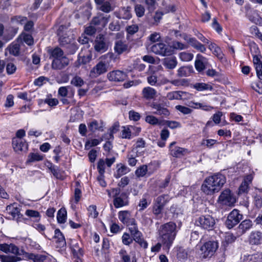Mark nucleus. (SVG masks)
<instances>
[{"label":"nucleus","mask_w":262,"mask_h":262,"mask_svg":"<svg viewBox=\"0 0 262 262\" xmlns=\"http://www.w3.org/2000/svg\"><path fill=\"white\" fill-rule=\"evenodd\" d=\"M253 226L252 221L249 219H246L242 221L238 225L237 230V234L241 236L249 230Z\"/></svg>","instance_id":"obj_19"},{"label":"nucleus","mask_w":262,"mask_h":262,"mask_svg":"<svg viewBox=\"0 0 262 262\" xmlns=\"http://www.w3.org/2000/svg\"><path fill=\"white\" fill-rule=\"evenodd\" d=\"M67 219V211L65 208L60 209L57 214V220L59 223H64Z\"/></svg>","instance_id":"obj_41"},{"label":"nucleus","mask_w":262,"mask_h":262,"mask_svg":"<svg viewBox=\"0 0 262 262\" xmlns=\"http://www.w3.org/2000/svg\"><path fill=\"white\" fill-rule=\"evenodd\" d=\"M243 214L237 209H233L228 215L225 225L228 229H231L238 224L243 219Z\"/></svg>","instance_id":"obj_7"},{"label":"nucleus","mask_w":262,"mask_h":262,"mask_svg":"<svg viewBox=\"0 0 262 262\" xmlns=\"http://www.w3.org/2000/svg\"><path fill=\"white\" fill-rule=\"evenodd\" d=\"M189 106L194 108H201L206 111H210L213 109V107L207 105L203 103L194 102L193 101L189 102Z\"/></svg>","instance_id":"obj_36"},{"label":"nucleus","mask_w":262,"mask_h":262,"mask_svg":"<svg viewBox=\"0 0 262 262\" xmlns=\"http://www.w3.org/2000/svg\"><path fill=\"white\" fill-rule=\"evenodd\" d=\"M170 83L174 86H180L187 85L188 81L185 79H174L171 80Z\"/></svg>","instance_id":"obj_54"},{"label":"nucleus","mask_w":262,"mask_h":262,"mask_svg":"<svg viewBox=\"0 0 262 262\" xmlns=\"http://www.w3.org/2000/svg\"><path fill=\"white\" fill-rule=\"evenodd\" d=\"M71 83L75 86L80 87L83 84L84 81L81 77L75 76L72 79Z\"/></svg>","instance_id":"obj_59"},{"label":"nucleus","mask_w":262,"mask_h":262,"mask_svg":"<svg viewBox=\"0 0 262 262\" xmlns=\"http://www.w3.org/2000/svg\"><path fill=\"white\" fill-rule=\"evenodd\" d=\"M177 225L170 222L161 225L159 229L160 240L167 249H169L177 234Z\"/></svg>","instance_id":"obj_2"},{"label":"nucleus","mask_w":262,"mask_h":262,"mask_svg":"<svg viewBox=\"0 0 262 262\" xmlns=\"http://www.w3.org/2000/svg\"><path fill=\"white\" fill-rule=\"evenodd\" d=\"M139 30V27L137 25H132L130 26H128L126 27V30L127 33L129 35H133L136 32H138Z\"/></svg>","instance_id":"obj_64"},{"label":"nucleus","mask_w":262,"mask_h":262,"mask_svg":"<svg viewBox=\"0 0 262 262\" xmlns=\"http://www.w3.org/2000/svg\"><path fill=\"white\" fill-rule=\"evenodd\" d=\"M23 41L28 46H32L34 44V39L32 33L23 32L21 34Z\"/></svg>","instance_id":"obj_43"},{"label":"nucleus","mask_w":262,"mask_h":262,"mask_svg":"<svg viewBox=\"0 0 262 262\" xmlns=\"http://www.w3.org/2000/svg\"><path fill=\"white\" fill-rule=\"evenodd\" d=\"M51 56L53 59H59L66 57L63 51L59 48L56 47L51 51Z\"/></svg>","instance_id":"obj_42"},{"label":"nucleus","mask_w":262,"mask_h":262,"mask_svg":"<svg viewBox=\"0 0 262 262\" xmlns=\"http://www.w3.org/2000/svg\"><path fill=\"white\" fill-rule=\"evenodd\" d=\"M97 8L105 13H109L113 10L110 3L107 1L105 2L99 6H97Z\"/></svg>","instance_id":"obj_46"},{"label":"nucleus","mask_w":262,"mask_h":262,"mask_svg":"<svg viewBox=\"0 0 262 262\" xmlns=\"http://www.w3.org/2000/svg\"><path fill=\"white\" fill-rule=\"evenodd\" d=\"M107 71V65L105 61H99L91 70L90 75L91 77L96 78L103 74Z\"/></svg>","instance_id":"obj_11"},{"label":"nucleus","mask_w":262,"mask_h":262,"mask_svg":"<svg viewBox=\"0 0 262 262\" xmlns=\"http://www.w3.org/2000/svg\"><path fill=\"white\" fill-rule=\"evenodd\" d=\"M133 238L127 233H124L122 237V241L123 244L129 245L133 242Z\"/></svg>","instance_id":"obj_62"},{"label":"nucleus","mask_w":262,"mask_h":262,"mask_svg":"<svg viewBox=\"0 0 262 262\" xmlns=\"http://www.w3.org/2000/svg\"><path fill=\"white\" fill-rule=\"evenodd\" d=\"M142 95L145 99L151 100L156 97L157 91L152 88L147 86L143 89Z\"/></svg>","instance_id":"obj_28"},{"label":"nucleus","mask_w":262,"mask_h":262,"mask_svg":"<svg viewBox=\"0 0 262 262\" xmlns=\"http://www.w3.org/2000/svg\"><path fill=\"white\" fill-rule=\"evenodd\" d=\"M193 88L199 91L212 90V86L205 83H196L194 84Z\"/></svg>","instance_id":"obj_48"},{"label":"nucleus","mask_w":262,"mask_h":262,"mask_svg":"<svg viewBox=\"0 0 262 262\" xmlns=\"http://www.w3.org/2000/svg\"><path fill=\"white\" fill-rule=\"evenodd\" d=\"M70 247L74 256L77 258H80L83 255V250L79 247L78 243L76 240L71 241Z\"/></svg>","instance_id":"obj_31"},{"label":"nucleus","mask_w":262,"mask_h":262,"mask_svg":"<svg viewBox=\"0 0 262 262\" xmlns=\"http://www.w3.org/2000/svg\"><path fill=\"white\" fill-rule=\"evenodd\" d=\"M43 156L38 153H31L28 156V161L30 162L40 161L42 160Z\"/></svg>","instance_id":"obj_49"},{"label":"nucleus","mask_w":262,"mask_h":262,"mask_svg":"<svg viewBox=\"0 0 262 262\" xmlns=\"http://www.w3.org/2000/svg\"><path fill=\"white\" fill-rule=\"evenodd\" d=\"M226 181L224 175L220 173L214 174L206 178L202 185V190L207 195H212L219 192Z\"/></svg>","instance_id":"obj_1"},{"label":"nucleus","mask_w":262,"mask_h":262,"mask_svg":"<svg viewBox=\"0 0 262 262\" xmlns=\"http://www.w3.org/2000/svg\"><path fill=\"white\" fill-rule=\"evenodd\" d=\"M175 107L177 110L179 111L184 115L189 114L192 112V110L190 108L180 105H176Z\"/></svg>","instance_id":"obj_61"},{"label":"nucleus","mask_w":262,"mask_h":262,"mask_svg":"<svg viewBox=\"0 0 262 262\" xmlns=\"http://www.w3.org/2000/svg\"><path fill=\"white\" fill-rule=\"evenodd\" d=\"M133 239L136 242L138 243L141 247L146 249L147 248L148 244L144 240L142 237V233L139 230L132 235Z\"/></svg>","instance_id":"obj_32"},{"label":"nucleus","mask_w":262,"mask_h":262,"mask_svg":"<svg viewBox=\"0 0 262 262\" xmlns=\"http://www.w3.org/2000/svg\"><path fill=\"white\" fill-rule=\"evenodd\" d=\"M196 226L208 231L213 229L215 224V220L209 215H202L195 220Z\"/></svg>","instance_id":"obj_5"},{"label":"nucleus","mask_w":262,"mask_h":262,"mask_svg":"<svg viewBox=\"0 0 262 262\" xmlns=\"http://www.w3.org/2000/svg\"><path fill=\"white\" fill-rule=\"evenodd\" d=\"M145 3L150 12L154 11L156 9L157 0H145Z\"/></svg>","instance_id":"obj_53"},{"label":"nucleus","mask_w":262,"mask_h":262,"mask_svg":"<svg viewBox=\"0 0 262 262\" xmlns=\"http://www.w3.org/2000/svg\"><path fill=\"white\" fill-rule=\"evenodd\" d=\"M147 166L143 165L139 167L135 171V174L138 177H144L147 173Z\"/></svg>","instance_id":"obj_50"},{"label":"nucleus","mask_w":262,"mask_h":262,"mask_svg":"<svg viewBox=\"0 0 262 262\" xmlns=\"http://www.w3.org/2000/svg\"><path fill=\"white\" fill-rule=\"evenodd\" d=\"M105 163L103 159H100L98 162L97 169L99 174H104L105 172Z\"/></svg>","instance_id":"obj_60"},{"label":"nucleus","mask_w":262,"mask_h":262,"mask_svg":"<svg viewBox=\"0 0 262 262\" xmlns=\"http://www.w3.org/2000/svg\"><path fill=\"white\" fill-rule=\"evenodd\" d=\"M9 51L11 54L18 56L19 54L20 45L17 43H12L9 47Z\"/></svg>","instance_id":"obj_47"},{"label":"nucleus","mask_w":262,"mask_h":262,"mask_svg":"<svg viewBox=\"0 0 262 262\" xmlns=\"http://www.w3.org/2000/svg\"><path fill=\"white\" fill-rule=\"evenodd\" d=\"M12 145L14 150L16 152L27 149L26 142L21 139L13 138L12 140Z\"/></svg>","instance_id":"obj_26"},{"label":"nucleus","mask_w":262,"mask_h":262,"mask_svg":"<svg viewBox=\"0 0 262 262\" xmlns=\"http://www.w3.org/2000/svg\"><path fill=\"white\" fill-rule=\"evenodd\" d=\"M21 255L0 254V260L1 262H18L23 260V258L20 257Z\"/></svg>","instance_id":"obj_29"},{"label":"nucleus","mask_w":262,"mask_h":262,"mask_svg":"<svg viewBox=\"0 0 262 262\" xmlns=\"http://www.w3.org/2000/svg\"><path fill=\"white\" fill-rule=\"evenodd\" d=\"M91 60V57L89 55H82L81 53L79 54L78 59L75 62V66L79 67L81 64H84L90 62Z\"/></svg>","instance_id":"obj_38"},{"label":"nucleus","mask_w":262,"mask_h":262,"mask_svg":"<svg viewBox=\"0 0 262 262\" xmlns=\"http://www.w3.org/2000/svg\"><path fill=\"white\" fill-rule=\"evenodd\" d=\"M207 64L208 59L206 57L200 54L196 55L195 61V68L198 72L203 71L207 66Z\"/></svg>","instance_id":"obj_22"},{"label":"nucleus","mask_w":262,"mask_h":262,"mask_svg":"<svg viewBox=\"0 0 262 262\" xmlns=\"http://www.w3.org/2000/svg\"><path fill=\"white\" fill-rule=\"evenodd\" d=\"M169 201V196L167 194H163L157 197L154 202L153 207V212L156 215H159L162 213V211Z\"/></svg>","instance_id":"obj_8"},{"label":"nucleus","mask_w":262,"mask_h":262,"mask_svg":"<svg viewBox=\"0 0 262 262\" xmlns=\"http://www.w3.org/2000/svg\"><path fill=\"white\" fill-rule=\"evenodd\" d=\"M147 81L148 83L152 86H156L158 85L157 76L155 74H152L148 76L147 77Z\"/></svg>","instance_id":"obj_63"},{"label":"nucleus","mask_w":262,"mask_h":262,"mask_svg":"<svg viewBox=\"0 0 262 262\" xmlns=\"http://www.w3.org/2000/svg\"><path fill=\"white\" fill-rule=\"evenodd\" d=\"M181 60L185 62L191 61L193 58V54L187 52H182L179 54Z\"/></svg>","instance_id":"obj_44"},{"label":"nucleus","mask_w":262,"mask_h":262,"mask_svg":"<svg viewBox=\"0 0 262 262\" xmlns=\"http://www.w3.org/2000/svg\"><path fill=\"white\" fill-rule=\"evenodd\" d=\"M137 151L136 148H133L132 151L127 155L128 163L131 166L136 165L137 160L136 159V157L137 155Z\"/></svg>","instance_id":"obj_40"},{"label":"nucleus","mask_w":262,"mask_h":262,"mask_svg":"<svg viewBox=\"0 0 262 262\" xmlns=\"http://www.w3.org/2000/svg\"><path fill=\"white\" fill-rule=\"evenodd\" d=\"M90 131L94 132L97 130H102L103 124L102 122H98L97 120H94L88 125Z\"/></svg>","instance_id":"obj_39"},{"label":"nucleus","mask_w":262,"mask_h":262,"mask_svg":"<svg viewBox=\"0 0 262 262\" xmlns=\"http://www.w3.org/2000/svg\"><path fill=\"white\" fill-rule=\"evenodd\" d=\"M0 251L6 254L11 253L13 254L23 255L24 253V250L19 249L18 247L13 244H0Z\"/></svg>","instance_id":"obj_13"},{"label":"nucleus","mask_w":262,"mask_h":262,"mask_svg":"<svg viewBox=\"0 0 262 262\" xmlns=\"http://www.w3.org/2000/svg\"><path fill=\"white\" fill-rule=\"evenodd\" d=\"M95 50L99 53H102L108 49V44L107 39L103 34L97 36L94 42Z\"/></svg>","instance_id":"obj_9"},{"label":"nucleus","mask_w":262,"mask_h":262,"mask_svg":"<svg viewBox=\"0 0 262 262\" xmlns=\"http://www.w3.org/2000/svg\"><path fill=\"white\" fill-rule=\"evenodd\" d=\"M23 255H25V257L29 259L33 260V262H44L47 258V256L43 254H35L32 253H28L25 251Z\"/></svg>","instance_id":"obj_27"},{"label":"nucleus","mask_w":262,"mask_h":262,"mask_svg":"<svg viewBox=\"0 0 262 262\" xmlns=\"http://www.w3.org/2000/svg\"><path fill=\"white\" fill-rule=\"evenodd\" d=\"M243 262H262V253L245 255L243 257Z\"/></svg>","instance_id":"obj_30"},{"label":"nucleus","mask_w":262,"mask_h":262,"mask_svg":"<svg viewBox=\"0 0 262 262\" xmlns=\"http://www.w3.org/2000/svg\"><path fill=\"white\" fill-rule=\"evenodd\" d=\"M129 7H122L119 9L118 14L117 15V17L120 19H128L130 17V14L129 12Z\"/></svg>","instance_id":"obj_37"},{"label":"nucleus","mask_w":262,"mask_h":262,"mask_svg":"<svg viewBox=\"0 0 262 262\" xmlns=\"http://www.w3.org/2000/svg\"><path fill=\"white\" fill-rule=\"evenodd\" d=\"M178 64L177 59L175 57L165 58L163 60V65L168 69H174Z\"/></svg>","instance_id":"obj_33"},{"label":"nucleus","mask_w":262,"mask_h":262,"mask_svg":"<svg viewBox=\"0 0 262 262\" xmlns=\"http://www.w3.org/2000/svg\"><path fill=\"white\" fill-rule=\"evenodd\" d=\"M219 248V243L216 241H208L200 248V255L203 258H210Z\"/></svg>","instance_id":"obj_4"},{"label":"nucleus","mask_w":262,"mask_h":262,"mask_svg":"<svg viewBox=\"0 0 262 262\" xmlns=\"http://www.w3.org/2000/svg\"><path fill=\"white\" fill-rule=\"evenodd\" d=\"M192 71L191 67L184 66L180 68L177 71V76L180 77H187L190 75Z\"/></svg>","instance_id":"obj_35"},{"label":"nucleus","mask_w":262,"mask_h":262,"mask_svg":"<svg viewBox=\"0 0 262 262\" xmlns=\"http://www.w3.org/2000/svg\"><path fill=\"white\" fill-rule=\"evenodd\" d=\"M53 242L55 243L56 246L58 248H64L66 246V242L64 236L58 229H56L54 231Z\"/></svg>","instance_id":"obj_17"},{"label":"nucleus","mask_w":262,"mask_h":262,"mask_svg":"<svg viewBox=\"0 0 262 262\" xmlns=\"http://www.w3.org/2000/svg\"><path fill=\"white\" fill-rule=\"evenodd\" d=\"M151 107L156 110V111L154 112V114L162 115L164 117H167L170 114L168 110L164 107L161 104L155 102L152 103L151 105Z\"/></svg>","instance_id":"obj_23"},{"label":"nucleus","mask_w":262,"mask_h":262,"mask_svg":"<svg viewBox=\"0 0 262 262\" xmlns=\"http://www.w3.org/2000/svg\"><path fill=\"white\" fill-rule=\"evenodd\" d=\"M50 167L49 169L50 171L53 173V176L57 179H61V174L59 172V168L57 166L53 165L52 164H50Z\"/></svg>","instance_id":"obj_57"},{"label":"nucleus","mask_w":262,"mask_h":262,"mask_svg":"<svg viewBox=\"0 0 262 262\" xmlns=\"http://www.w3.org/2000/svg\"><path fill=\"white\" fill-rule=\"evenodd\" d=\"M117 171L114 176L116 178H119L125 174L130 171V169L126 166L122 164H118L117 165Z\"/></svg>","instance_id":"obj_34"},{"label":"nucleus","mask_w":262,"mask_h":262,"mask_svg":"<svg viewBox=\"0 0 262 262\" xmlns=\"http://www.w3.org/2000/svg\"><path fill=\"white\" fill-rule=\"evenodd\" d=\"M145 120L147 123L152 125H160L162 123L161 121L159 120L157 117L152 115H147L145 117Z\"/></svg>","instance_id":"obj_45"},{"label":"nucleus","mask_w":262,"mask_h":262,"mask_svg":"<svg viewBox=\"0 0 262 262\" xmlns=\"http://www.w3.org/2000/svg\"><path fill=\"white\" fill-rule=\"evenodd\" d=\"M172 50H184L188 48V46L186 44L183 43L179 41H173L172 42Z\"/></svg>","instance_id":"obj_52"},{"label":"nucleus","mask_w":262,"mask_h":262,"mask_svg":"<svg viewBox=\"0 0 262 262\" xmlns=\"http://www.w3.org/2000/svg\"><path fill=\"white\" fill-rule=\"evenodd\" d=\"M70 60L67 57L59 59H53L52 62V68L54 70H62L69 64Z\"/></svg>","instance_id":"obj_16"},{"label":"nucleus","mask_w":262,"mask_h":262,"mask_svg":"<svg viewBox=\"0 0 262 262\" xmlns=\"http://www.w3.org/2000/svg\"><path fill=\"white\" fill-rule=\"evenodd\" d=\"M150 50L156 54L162 56H169L173 52L170 46L161 42L153 45L150 48Z\"/></svg>","instance_id":"obj_6"},{"label":"nucleus","mask_w":262,"mask_h":262,"mask_svg":"<svg viewBox=\"0 0 262 262\" xmlns=\"http://www.w3.org/2000/svg\"><path fill=\"white\" fill-rule=\"evenodd\" d=\"M188 93L183 91H172L167 93L166 97L169 100H182L187 97Z\"/></svg>","instance_id":"obj_24"},{"label":"nucleus","mask_w":262,"mask_h":262,"mask_svg":"<svg viewBox=\"0 0 262 262\" xmlns=\"http://www.w3.org/2000/svg\"><path fill=\"white\" fill-rule=\"evenodd\" d=\"M89 212V216L92 218H96L98 215V212L96 210V206L95 205H91L88 208Z\"/></svg>","instance_id":"obj_55"},{"label":"nucleus","mask_w":262,"mask_h":262,"mask_svg":"<svg viewBox=\"0 0 262 262\" xmlns=\"http://www.w3.org/2000/svg\"><path fill=\"white\" fill-rule=\"evenodd\" d=\"M107 78L110 81L114 82H122L127 77L125 72L120 70H114L107 74Z\"/></svg>","instance_id":"obj_14"},{"label":"nucleus","mask_w":262,"mask_h":262,"mask_svg":"<svg viewBox=\"0 0 262 262\" xmlns=\"http://www.w3.org/2000/svg\"><path fill=\"white\" fill-rule=\"evenodd\" d=\"M106 191L109 197L114 199L113 204L115 208H118L128 204V196L126 193H120L119 188H113L111 190L107 189Z\"/></svg>","instance_id":"obj_3"},{"label":"nucleus","mask_w":262,"mask_h":262,"mask_svg":"<svg viewBox=\"0 0 262 262\" xmlns=\"http://www.w3.org/2000/svg\"><path fill=\"white\" fill-rule=\"evenodd\" d=\"M7 213L12 216L13 220H18L22 215L20 213L19 208L16 203L8 205L6 207Z\"/></svg>","instance_id":"obj_20"},{"label":"nucleus","mask_w":262,"mask_h":262,"mask_svg":"<svg viewBox=\"0 0 262 262\" xmlns=\"http://www.w3.org/2000/svg\"><path fill=\"white\" fill-rule=\"evenodd\" d=\"M176 142H172L169 145V148L171 156L176 158H181L188 153V150L186 148L178 146H174Z\"/></svg>","instance_id":"obj_15"},{"label":"nucleus","mask_w":262,"mask_h":262,"mask_svg":"<svg viewBox=\"0 0 262 262\" xmlns=\"http://www.w3.org/2000/svg\"><path fill=\"white\" fill-rule=\"evenodd\" d=\"M129 50V47L125 42H123L122 40L116 41L114 46V50L115 53L120 55L124 52H128Z\"/></svg>","instance_id":"obj_25"},{"label":"nucleus","mask_w":262,"mask_h":262,"mask_svg":"<svg viewBox=\"0 0 262 262\" xmlns=\"http://www.w3.org/2000/svg\"><path fill=\"white\" fill-rule=\"evenodd\" d=\"M182 37L188 44L196 50L202 53H204L206 51V48L205 46L200 42L194 37H192L185 34L182 35Z\"/></svg>","instance_id":"obj_12"},{"label":"nucleus","mask_w":262,"mask_h":262,"mask_svg":"<svg viewBox=\"0 0 262 262\" xmlns=\"http://www.w3.org/2000/svg\"><path fill=\"white\" fill-rule=\"evenodd\" d=\"M135 11L137 16L139 17H141L144 14L145 8L143 6L138 4L135 6Z\"/></svg>","instance_id":"obj_56"},{"label":"nucleus","mask_w":262,"mask_h":262,"mask_svg":"<svg viewBox=\"0 0 262 262\" xmlns=\"http://www.w3.org/2000/svg\"><path fill=\"white\" fill-rule=\"evenodd\" d=\"M118 218L119 220L126 226L130 223H134L135 219L132 217L130 212L129 211H120L118 212Z\"/></svg>","instance_id":"obj_21"},{"label":"nucleus","mask_w":262,"mask_h":262,"mask_svg":"<svg viewBox=\"0 0 262 262\" xmlns=\"http://www.w3.org/2000/svg\"><path fill=\"white\" fill-rule=\"evenodd\" d=\"M24 30L25 32L32 33L34 31V23L32 20H27L24 24Z\"/></svg>","instance_id":"obj_51"},{"label":"nucleus","mask_w":262,"mask_h":262,"mask_svg":"<svg viewBox=\"0 0 262 262\" xmlns=\"http://www.w3.org/2000/svg\"><path fill=\"white\" fill-rule=\"evenodd\" d=\"M164 124L171 129H174L181 127V124L179 122L176 121L166 120L164 121Z\"/></svg>","instance_id":"obj_58"},{"label":"nucleus","mask_w":262,"mask_h":262,"mask_svg":"<svg viewBox=\"0 0 262 262\" xmlns=\"http://www.w3.org/2000/svg\"><path fill=\"white\" fill-rule=\"evenodd\" d=\"M250 244L252 245H259L262 243V232L255 230L252 231L248 238Z\"/></svg>","instance_id":"obj_18"},{"label":"nucleus","mask_w":262,"mask_h":262,"mask_svg":"<svg viewBox=\"0 0 262 262\" xmlns=\"http://www.w3.org/2000/svg\"><path fill=\"white\" fill-rule=\"evenodd\" d=\"M218 201L220 204L229 206L233 205L235 203V199L229 189H226L222 192Z\"/></svg>","instance_id":"obj_10"}]
</instances>
